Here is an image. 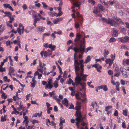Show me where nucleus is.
Instances as JSON below:
<instances>
[{
	"mask_svg": "<svg viewBox=\"0 0 129 129\" xmlns=\"http://www.w3.org/2000/svg\"><path fill=\"white\" fill-rule=\"evenodd\" d=\"M0 65V72H4L5 71V68H3Z\"/></svg>",
	"mask_w": 129,
	"mask_h": 129,
	"instance_id": "5fc2aeb1",
	"label": "nucleus"
},
{
	"mask_svg": "<svg viewBox=\"0 0 129 129\" xmlns=\"http://www.w3.org/2000/svg\"><path fill=\"white\" fill-rule=\"evenodd\" d=\"M84 3V0H81L80 2L78 1H76L75 3H74L73 4V6H76L79 7V6L81 4Z\"/></svg>",
	"mask_w": 129,
	"mask_h": 129,
	"instance_id": "0eeeda50",
	"label": "nucleus"
},
{
	"mask_svg": "<svg viewBox=\"0 0 129 129\" xmlns=\"http://www.w3.org/2000/svg\"><path fill=\"white\" fill-rule=\"evenodd\" d=\"M36 75H38L39 79H40L41 77L42 76V74H40L38 71H36L34 74V76Z\"/></svg>",
	"mask_w": 129,
	"mask_h": 129,
	"instance_id": "dca6fc26",
	"label": "nucleus"
},
{
	"mask_svg": "<svg viewBox=\"0 0 129 129\" xmlns=\"http://www.w3.org/2000/svg\"><path fill=\"white\" fill-rule=\"evenodd\" d=\"M77 54L75 53L74 54V69L75 73L77 76L75 78L76 82L77 84H79L81 86L83 89L85 90L86 83L85 82H81L82 80L84 81L86 80V77L88 75L84 74V67L83 64V60H80L78 62V58L76 57Z\"/></svg>",
	"mask_w": 129,
	"mask_h": 129,
	"instance_id": "f257e3e1",
	"label": "nucleus"
},
{
	"mask_svg": "<svg viewBox=\"0 0 129 129\" xmlns=\"http://www.w3.org/2000/svg\"><path fill=\"white\" fill-rule=\"evenodd\" d=\"M43 68H40L38 69H37V71L38 72H40V73H41L42 74H44V73L43 72Z\"/></svg>",
	"mask_w": 129,
	"mask_h": 129,
	"instance_id": "49530a36",
	"label": "nucleus"
},
{
	"mask_svg": "<svg viewBox=\"0 0 129 129\" xmlns=\"http://www.w3.org/2000/svg\"><path fill=\"white\" fill-rule=\"evenodd\" d=\"M55 45H53L51 44H49L48 45V47L49 48L51 49L52 51L54 50V49L56 47Z\"/></svg>",
	"mask_w": 129,
	"mask_h": 129,
	"instance_id": "b1692460",
	"label": "nucleus"
},
{
	"mask_svg": "<svg viewBox=\"0 0 129 129\" xmlns=\"http://www.w3.org/2000/svg\"><path fill=\"white\" fill-rule=\"evenodd\" d=\"M10 18V20L8 21V22L10 23H12L14 20V17H12L11 16L9 17Z\"/></svg>",
	"mask_w": 129,
	"mask_h": 129,
	"instance_id": "a18cd8bd",
	"label": "nucleus"
},
{
	"mask_svg": "<svg viewBox=\"0 0 129 129\" xmlns=\"http://www.w3.org/2000/svg\"><path fill=\"white\" fill-rule=\"evenodd\" d=\"M123 63L124 66L127 65H129V59H124L123 61Z\"/></svg>",
	"mask_w": 129,
	"mask_h": 129,
	"instance_id": "6ab92c4d",
	"label": "nucleus"
},
{
	"mask_svg": "<svg viewBox=\"0 0 129 129\" xmlns=\"http://www.w3.org/2000/svg\"><path fill=\"white\" fill-rule=\"evenodd\" d=\"M118 34V31L117 30L114 29L113 31L112 35L114 37L117 36Z\"/></svg>",
	"mask_w": 129,
	"mask_h": 129,
	"instance_id": "4468645a",
	"label": "nucleus"
},
{
	"mask_svg": "<svg viewBox=\"0 0 129 129\" xmlns=\"http://www.w3.org/2000/svg\"><path fill=\"white\" fill-rule=\"evenodd\" d=\"M43 54H44V56L45 57H47L48 56V54L47 53L46 51H41L40 53V54L41 55L42 57H43Z\"/></svg>",
	"mask_w": 129,
	"mask_h": 129,
	"instance_id": "4be33fe9",
	"label": "nucleus"
},
{
	"mask_svg": "<svg viewBox=\"0 0 129 129\" xmlns=\"http://www.w3.org/2000/svg\"><path fill=\"white\" fill-rule=\"evenodd\" d=\"M116 41L115 39L113 37L110 38L109 41L110 43H111L112 42H114Z\"/></svg>",
	"mask_w": 129,
	"mask_h": 129,
	"instance_id": "79ce46f5",
	"label": "nucleus"
},
{
	"mask_svg": "<svg viewBox=\"0 0 129 129\" xmlns=\"http://www.w3.org/2000/svg\"><path fill=\"white\" fill-rule=\"evenodd\" d=\"M112 108V106H107L105 109V110L106 111H108L109 109L111 108Z\"/></svg>",
	"mask_w": 129,
	"mask_h": 129,
	"instance_id": "a19ab883",
	"label": "nucleus"
},
{
	"mask_svg": "<svg viewBox=\"0 0 129 129\" xmlns=\"http://www.w3.org/2000/svg\"><path fill=\"white\" fill-rule=\"evenodd\" d=\"M120 73L119 72L118 73H115L114 75V76L117 77H119L120 75Z\"/></svg>",
	"mask_w": 129,
	"mask_h": 129,
	"instance_id": "bf43d9fd",
	"label": "nucleus"
},
{
	"mask_svg": "<svg viewBox=\"0 0 129 129\" xmlns=\"http://www.w3.org/2000/svg\"><path fill=\"white\" fill-rule=\"evenodd\" d=\"M69 109H74V105L72 104H71L70 105V106L69 108Z\"/></svg>",
	"mask_w": 129,
	"mask_h": 129,
	"instance_id": "69168bd1",
	"label": "nucleus"
},
{
	"mask_svg": "<svg viewBox=\"0 0 129 129\" xmlns=\"http://www.w3.org/2000/svg\"><path fill=\"white\" fill-rule=\"evenodd\" d=\"M3 5L4 7L6 8H8L12 11H13V9L11 6H10L9 4H5Z\"/></svg>",
	"mask_w": 129,
	"mask_h": 129,
	"instance_id": "ddd939ff",
	"label": "nucleus"
},
{
	"mask_svg": "<svg viewBox=\"0 0 129 129\" xmlns=\"http://www.w3.org/2000/svg\"><path fill=\"white\" fill-rule=\"evenodd\" d=\"M62 103L64 105L66 106L67 107H68V101L66 98L64 99L62 101Z\"/></svg>",
	"mask_w": 129,
	"mask_h": 129,
	"instance_id": "f8f14e48",
	"label": "nucleus"
},
{
	"mask_svg": "<svg viewBox=\"0 0 129 129\" xmlns=\"http://www.w3.org/2000/svg\"><path fill=\"white\" fill-rule=\"evenodd\" d=\"M6 115H4V116H2L1 120V121L3 122L6 120Z\"/></svg>",
	"mask_w": 129,
	"mask_h": 129,
	"instance_id": "ea45409f",
	"label": "nucleus"
},
{
	"mask_svg": "<svg viewBox=\"0 0 129 129\" xmlns=\"http://www.w3.org/2000/svg\"><path fill=\"white\" fill-rule=\"evenodd\" d=\"M28 13L29 14L33 15L34 14L36 13V12L34 11L31 10L29 11Z\"/></svg>",
	"mask_w": 129,
	"mask_h": 129,
	"instance_id": "c03bdc74",
	"label": "nucleus"
},
{
	"mask_svg": "<svg viewBox=\"0 0 129 129\" xmlns=\"http://www.w3.org/2000/svg\"><path fill=\"white\" fill-rule=\"evenodd\" d=\"M45 29V28L44 27L38 26L36 28V31L39 33H41L44 31Z\"/></svg>",
	"mask_w": 129,
	"mask_h": 129,
	"instance_id": "423d86ee",
	"label": "nucleus"
},
{
	"mask_svg": "<svg viewBox=\"0 0 129 129\" xmlns=\"http://www.w3.org/2000/svg\"><path fill=\"white\" fill-rule=\"evenodd\" d=\"M95 105L96 106H97V104L96 103V102H92L91 103V106L90 107H91V110H90L91 111H92L93 110V109L94 107V106Z\"/></svg>",
	"mask_w": 129,
	"mask_h": 129,
	"instance_id": "5701e85b",
	"label": "nucleus"
},
{
	"mask_svg": "<svg viewBox=\"0 0 129 129\" xmlns=\"http://www.w3.org/2000/svg\"><path fill=\"white\" fill-rule=\"evenodd\" d=\"M47 112L48 114H49L50 112V111L52 110V107L47 108Z\"/></svg>",
	"mask_w": 129,
	"mask_h": 129,
	"instance_id": "603ef678",
	"label": "nucleus"
},
{
	"mask_svg": "<svg viewBox=\"0 0 129 129\" xmlns=\"http://www.w3.org/2000/svg\"><path fill=\"white\" fill-rule=\"evenodd\" d=\"M122 76L125 78H127L128 77V75L127 74V72L125 71L122 73Z\"/></svg>",
	"mask_w": 129,
	"mask_h": 129,
	"instance_id": "c9c22d12",
	"label": "nucleus"
},
{
	"mask_svg": "<svg viewBox=\"0 0 129 129\" xmlns=\"http://www.w3.org/2000/svg\"><path fill=\"white\" fill-rule=\"evenodd\" d=\"M47 51V53L48 54V56H49L52 54V52L50 50H48Z\"/></svg>",
	"mask_w": 129,
	"mask_h": 129,
	"instance_id": "864d4df0",
	"label": "nucleus"
},
{
	"mask_svg": "<svg viewBox=\"0 0 129 129\" xmlns=\"http://www.w3.org/2000/svg\"><path fill=\"white\" fill-rule=\"evenodd\" d=\"M75 116H76V118L75 120L77 121L76 122V125L77 126V127H79V123H81V124L83 126L87 125V123H85L86 119L85 117H83L80 112L77 111L75 114Z\"/></svg>",
	"mask_w": 129,
	"mask_h": 129,
	"instance_id": "20e7f679",
	"label": "nucleus"
},
{
	"mask_svg": "<svg viewBox=\"0 0 129 129\" xmlns=\"http://www.w3.org/2000/svg\"><path fill=\"white\" fill-rule=\"evenodd\" d=\"M127 110H123V114L125 116H127Z\"/></svg>",
	"mask_w": 129,
	"mask_h": 129,
	"instance_id": "37998d69",
	"label": "nucleus"
},
{
	"mask_svg": "<svg viewBox=\"0 0 129 129\" xmlns=\"http://www.w3.org/2000/svg\"><path fill=\"white\" fill-rule=\"evenodd\" d=\"M53 87V86L52 85L47 84L45 86V89L46 90H47L48 88L51 89Z\"/></svg>",
	"mask_w": 129,
	"mask_h": 129,
	"instance_id": "412c9836",
	"label": "nucleus"
},
{
	"mask_svg": "<svg viewBox=\"0 0 129 129\" xmlns=\"http://www.w3.org/2000/svg\"><path fill=\"white\" fill-rule=\"evenodd\" d=\"M59 12L58 13V14L56 13V17L60 16L62 15V12H61V11H59Z\"/></svg>",
	"mask_w": 129,
	"mask_h": 129,
	"instance_id": "6e6d98bb",
	"label": "nucleus"
},
{
	"mask_svg": "<svg viewBox=\"0 0 129 129\" xmlns=\"http://www.w3.org/2000/svg\"><path fill=\"white\" fill-rule=\"evenodd\" d=\"M34 28V27L31 26H28L26 27L24 29V31L26 33L30 32Z\"/></svg>",
	"mask_w": 129,
	"mask_h": 129,
	"instance_id": "9b49d317",
	"label": "nucleus"
},
{
	"mask_svg": "<svg viewBox=\"0 0 129 129\" xmlns=\"http://www.w3.org/2000/svg\"><path fill=\"white\" fill-rule=\"evenodd\" d=\"M6 44L7 46L10 45H11V42L9 40H8L6 42Z\"/></svg>",
	"mask_w": 129,
	"mask_h": 129,
	"instance_id": "338daca9",
	"label": "nucleus"
},
{
	"mask_svg": "<svg viewBox=\"0 0 129 129\" xmlns=\"http://www.w3.org/2000/svg\"><path fill=\"white\" fill-rule=\"evenodd\" d=\"M93 49V47H88L86 48V50L85 51V50L84 52H85L86 53H87V52H88L89 51H90L92 49Z\"/></svg>",
	"mask_w": 129,
	"mask_h": 129,
	"instance_id": "bb28decb",
	"label": "nucleus"
},
{
	"mask_svg": "<svg viewBox=\"0 0 129 129\" xmlns=\"http://www.w3.org/2000/svg\"><path fill=\"white\" fill-rule=\"evenodd\" d=\"M42 4L43 6V7L44 8H46L48 7V6L46 5V4L44 2H42Z\"/></svg>",
	"mask_w": 129,
	"mask_h": 129,
	"instance_id": "0e129e2a",
	"label": "nucleus"
},
{
	"mask_svg": "<svg viewBox=\"0 0 129 129\" xmlns=\"http://www.w3.org/2000/svg\"><path fill=\"white\" fill-rule=\"evenodd\" d=\"M73 82V81L70 78L68 80V84H70Z\"/></svg>",
	"mask_w": 129,
	"mask_h": 129,
	"instance_id": "13d9d810",
	"label": "nucleus"
},
{
	"mask_svg": "<svg viewBox=\"0 0 129 129\" xmlns=\"http://www.w3.org/2000/svg\"><path fill=\"white\" fill-rule=\"evenodd\" d=\"M120 70L122 73H123V72H125L126 71H125V69L122 67L120 68Z\"/></svg>",
	"mask_w": 129,
	"mask_h": 129,
	"instance_id": "052dcab7",
	"label": "nucleus"
},
{
	"mask_svg": "<svg viewBox=\"0 0 129 129\" xmlns=\"http://www.w3.org/2000/svg\"><path fill=\"white\" fill-rule=\"evenodd\" d=\"M120 84L119 82H116V89L118 91H119L120 90V89L119 88V86Z\"/></svg>",
	"mask_w": 129,
	"mask_h": 129,
	"instance_id": "f704fd0d",
	"label": "nucleus"
},
{
	"mask_svg": "<svg viewBox=\"0 0 129 129\" xmlns=\"http://www.w3.org/2000/svg\"><path fill=\"white\" fill-rule=\"evenodd\" d=\"M92 82L91 81L88 82L87 83L88 85L91 88H93L94 87V86L92 85H91V84L92 83Z\"/></svg>",
	"mask_w": 129,
	"mask_h": 129,
	"instance_id": "8fccbe9b",
	"label": "nucleus"
},
{
	"mask_svg": "<svg viewBox=\"0 0 129 129\" xmlns=\"http://www.w3.org/2000/svg\"><path fill=\"white\" fill-rule=\"evenodd\" d=\"M18 92H17L16 93L15 95L13 97V100L15 101H16L17 100V99L15 98V97H16V98H17V99L18 100H19L20 99V98L18 97Z\"/></svg>",
	"mask_w": 129,
	"mask_h": 129,
	"instance_id": "a878e982",
	"label": "nucleus"
},
{
	"mask_svg": "<svg viewBox=\"0 0 129 129\" xmlns=\"http://www.w3.org/2000/svg\"><path fill=\"white\" fill-rule=\"evenodd\" d=\"M112 124V119H110L109 121V125L111 129H112L113 127Z\"/></svg>",
	"mask_w": 129,
	"mask_h": 129,
	"instance_id": "09e8293b",
	"label": "nucleus"
},
{
	"mask_svg": "<svg viewBox=\"0 0 129 129\" xmlns=\"http://www.w3.org/2000/svg\"><path fill=\"white\" fill-rule=\"evenodd\" d=\"M21 30L19 28H17V31L18 33L20 35H21L23 34V31H21Z\"/></svg>",
	"mask_w": 129,
	"mask_h": 129,
	"instance_id": "4c0bfd02",
	"label": "nucleus"
},
{
	"mask_svg": "<svg viewBox=\"0 0 129 129\" xmlns=\"http://www.w3.org/2000/svg\"><path fill=\"white\" fill-rule=\"evenodd\" d=\"M84 35L85 33L82 31H80L79 33H76V38L74 41V43L75 45H76V43H75L79 41H80V40H81V39L82 38L81 37H84Z\"/></svg>",
	"mask_w": 129,
	"mask_h": 129,
	"instance_id": "39448f33",
	"label": "nucleus"
},
{
	"mask_svg": "<svg viewBox=\"0 0 129 129\" xmlns=\"http://www.w3.org/2000/svg\"><path fill=\"white\" fill-rule=\"evenodd\" d=\"M4 14L6 15L8 17H10L12 15L11 13L9 12H5V13H4Z\"/></svg>",
	"mask_w": 129,
	"mask_h": 129,
	"instance_id": "473e14b6",
	"label": "nucleus"
},
{
	"mask_svg": "<svg viewBox=\"0 0 129 129\" xmlns=\"http://www.w3.org/2000/svg\"><path fill=\"white\" fill-rule=\"evenodd\" d=\"M107 3L108 4L109 7V6H112L113 4L115 3V2L112 1H109Z\"/></svg>",
	"mask_w": 129,
	"mask_h": 129,
	"instance_id": "58836bf2",
	"label": "nucleus"
},
{
	"mask_svg": "<svg viewBox=\"0 0 129 129\" xmlns=\"http://www.w3.org/2000/svg\"><path fill=\"white\" fill-rule=\"evenodd\" d=\"M120 83L122 85H124L125 84V81L123 79H121V80Z\"/></svg>",
	"mask_w": 129,
	"mask_h": 129,
	"instance_id": "774afa93",
	"label": "nucleus"
},
{
	"mask_svg": "<svg viewBox=\"0 0 129 129\" xmlns=\"http://www.w3.org/2000/svg\"><path fill=\"white\" fill-rule=\"evenodd\" d=\"M76 105L77 106H76L75 108V109L77 110V111L76 112H76L78 111V110L80 109V103H79L78 102H77ZM79 112L80 111H79Z\"/></svg>",
	"mask_w": 129,
	"mask_h": 129,
	"instance_id": "2eb2a0df",
	"label": "nucleus"
},
{
	"mask_svg": "<svg viewBox=\"0 0 129 129\" xmlns=\"http://www.w3.org/2000/svg\"><path fill=\"white\" fill-rule=\"evenodd\" d=\"M5 30L4 26L2 24L0 25V32H3Z\"/></svg>",
	"mask_w": 129,
	"mask_h": 129,
	"instance_id": "c756f323",
	"label": "nucleus"
},
{
	"mask_svg": "<svg viewBox=\"0 0 129 129\" xmlns=\"http://www.w3.org/2000/svg\"><path fill=\"white\" fill-rule=\"evenodd\" d=\"M104 56L105 58L107 57V56L109 54V52L108 50H104Z\"/></svg>",
	"mask_w": 129,
	"mask_h": 129,
	"instance_id": "c85d7f7f",
	"label": "nucleus"
},
{
	"mask_svg": "<svg viewBox=\"0 0 129 129\" xmlns=\"http://www.w3.org/2000/svg\"><path fill=\"white\" fill-rule=\"evenodd\" d=\"M63 19V17H61L55 19L53 21V22L55 24H56L58 22L61 21Z\"/></svg>",
	"mask_w": 129,
	"mask_h": 129,
	"instance_id": "1a4fd4ad",
	"label": "nucleus"
},
{
	"mask_svg": "<svg viewBox=\"0 0 129 129\" xmlns=\"http://www.w3.org/2000/svg\"><path fill=\"white\" fill-rule=\"evenodd\" d=\"M65 120L63 118H62L61 117L60 118L59 125H63V123H65Z\"/></svg>",
	"mask_w": 129,
	"mask_h": 129,
	"instance_id": "393cba45",
	"label": "nucleus"
},
{
	"mask_svg": "<svg viewBox=\"0 0 129 129\" xmlns=\"http://www.w3.org/2000/svg\"><path fill=\"white\" fill-rule=\"evenodd\" d=\"M93 12L96 16H99L100 17L102 16V15L100 14V12L98 11L96 8L95 10L93 11Z\"/></svg>",
	"mask_w": 129,
	"mask_h": 129,
	"instance_id": "9d476101",
	"label": "nucleus"
},
{
	"mask_svg": "<svg viewBox=\"0 0 129 129\" xmlns=\"http://www.w3.org/2000/svg\"><path fill=\"white\" fill-rule=\"evenodd\" d=\"M115 58V56H114L113 57V58L112 59H111V61L108 64H109V66H111L112 65V64L113 63V61L114 60V59Z\"/></svg>",
	"mask_w": 129,
	"mask_h": 129,
	"instance_id": "de8ad7c7",
	"label": "nucleus"
},
{
	"mask_svg": "<svg viewBox=\"0 0 129 129\" xmlns=\"http://www.w3.org/2000/svg\"><path fill=\"white\" fill-rule=\"evenodd\" d=\"M79 24L77 22L75 23V27L77 29L79 27Z\"/></svg>",
	"mask_w": 129,
	"mask_h": 129,
	"instance_id": "680f3d73",
	"label": "nucleus"
},
{
	"mask_svg": "<svg viewBox=\"0 0 129 129\" xmlns=\"http://www.w3.org/2000/svg\"><path fill=\"white\" fill-rule=\"evenodd\" d=\"M89 37V36L88 35L85 36L84 35V37L82 38V40H80V42L79 43V47L78 48H73V50L75 52H79L82 54L84 53L85 47V38H88Z\"/></svg>",
	"mask_w": 129,
	"mask_h": 129,
	"instance_id": "7ed1b4c3",
	"label": "nucleus"
},
{
	"mask_svg": "<svg viewBox=\"0 0 129 129\" xmlns=\"http://www.w3.org/2000/svg\"><path fill=\"white\" fill-rule=\"evenodd\" d=\"M102 19L104 22L113 26H116L119 25V24H124L121 20L117 17H114L113 18H106L103 17L102 18Z\"/></svg>",
	"mask_w": 129,
	"mask_h": 129,
	"instance_id": "f03ea898",
	"label": "nucleus"
},
{
	"mask_svg": "<svg viewBox=\"0 0 129 129\" xmlns=\"http://www.w3.org/2000/svg\"><path fill=\"white\" fill-rule=\"evenodd\" d=\"M14 69L13 67H10L9 71L13 73L14 72Z\"/></svg>",
	"mask_w": 129,
	"mask_h": 129,
	"instance_id": "4d7b16f0",
	"label": "nucleus"
},
{
	"mask_svg": "<svg viewBox=\"0 0 129 129\" xmlns=\"http://www.w3.org/2000/svg\"><path fill=\"white\" fill-rule=\"evenodd\" d=\"M48 15L49 16H56V13H55L54 12H50L48 13Z\"/></svg>",
	"mask_w": 129,
	"mask_h": 129,
	"instance_id": "cd10ccee",
	"label": "nucleus"
},
{
	"mask_svg": "<svg viewBox=\"0 0 129 129\" xmlns=\"http://www.w3.org/2000/svg\"><path fill=\"white\" fill-rule=\"evenodd\" d=\"M98 8L103 12H105L106 10L105 8L101 4H98Z\"/></svg>",
	"mask_w": 129,
	"mask_h": 129,
	"instance_id": "a211bd4d",
	"label": "nucleus"
},
{
	"mask_svg": "<svg viewBox=\"0 0 129 129\" xmlns=\"http://www.w3.org/2000/svg\"><path fill=\"white\" fill-rule=\"evenodd\" d=\"M100 2L102 3H104L105 6L107 8L108 7V4L107 3L105 2V0H100Z\"/></svg>",
	"mask_w": 129,
	"mask_h": 129,
	"instance_id": "2f4dec72",
	"label": "nucleus"
},
{
	"mask_svg": "<svg viewBox=\"0 0 129 129\" xmlns=\"http://www.w3.org/2000/svg\"><path fill=\"white\" fill-rule=\"evenodd\" d=\"M91 60V57L89 55L88 56L85 60L84 63H87L89 62Z\"/></svg>",
	"mask_w": 129,
	"mask_h": 129,
	"instance_id": "f3484780",
	"label": "nucleus"
},
{
	"mask_svg": "<svg viewBox=\"0 0 129 129\" xmlns=\"http://www.w3.org/2000/svg\"><path fill=\"white\" fill-rule=\"evenodd\" d=\"M113 68L116 71H118L119 70V69L118 67H117L116 65V64H113Z\"/></svg>",
	"mask_w": 129,
	"mask_h": 129,
	"instance_id": "72a5a7b5",
	"label": "nucleus"
},
{
	"mask_svg": "<svg viewBox=\"0 0 129 129\" xmlns=\"http://www.w3.org/2000/svg\"><path fill=\"white\" fill-rule=\"evenodd\" d=\"M120 41L122 43H125L126 42V40H125L124 37H122L118 38Z\"/></svg>",
	"mask_w": 129,
	"mask_h": 129,
	"instance_id": "7c9ffc66",
	"label": "nucleus"
},
{
	"mask_svg": "<svg viewBox=\"0 0 129 129\" xmlns=\"http://www.w3.org/2000/svg\"><path fill=\"white\" fill-rule=\"evenodd\" d=\"M88 2L89 3H91L92 5H94L95 3V1L93 0H88Z\"/></svg>",
	"mask_w": 129,
	"mask_h": 129,
	"instance_id": "3c124183",
	"label": "nucleus"
},
{
	"mask_svg": "<svg viewBox=\"0 0 129 129\" xmlns=\"http://www.w3.org/2000/svg\"><path fill=\"white\" fill-rule=\"evenodd\" d=\"M22 8L24 10L27 8V7L26 4H24L22 6Z\"/></svg>",
	"mask_w": 129,
	"mask_h": 129,
	"instance_id": "e2e57ef3",
	"label": "nucleus"
},
{
	"mask_svg": "<svg viewBox=\"0 0 129 129\" xmlns=\"http://www.w3.org/2000/svg\"><path fill=\"white\" fill-rule=\"evenodd\" d=\"M93 67H94L96 69L97 71L99 72H101V71L100 70V69H102V67L100 66L99 64H94L92 66Z\"/></svg>",
	"mask_w": 129,
	"mask_h": 129,
	"instance_id": "6e6552de",
	"label": "nucleus"
},
{
	"mask_svg": "<svg viewBox=\"0 0 129 129\" xmlns=\"http://www.w3.org/2000/svg\"><path fill=\"white\" fill-rule=\"evenodd\" d=\"M58 81L57 80H55L53 83V87L55 88H57L58 86Z\"/></svg>",
	"mask_w": 129,
	"mask_h": 129,
	"instance_id": "aec40b11",
	"label": "nucleus"
},
{
	"mask_svg": "<svg viewBox=\"0 0 129 129\" xmlns=\"http://www.w3.org/2000/svg\"><path fill=\"white\" fill-rule=\"evenodd\" d=\"M50 36L49 33H44L43 34V40H44V38L45 37L48 36V37Z\"/></svg>",
	"mask_w": 129,
	"mask_h": 129,
	"instance_id": "e433bc0d",
	"label": "nucleus"
}]
</instances>
